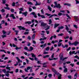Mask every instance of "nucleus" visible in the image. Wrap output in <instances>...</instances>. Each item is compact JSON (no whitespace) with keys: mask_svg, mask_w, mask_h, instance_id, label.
<instances>
[{"mask_svg":"<svg viewBox=\"0 0 79 79\" xmlns=\"http://www.w3.org/2000/svg\"><path fill=\"white\" fill-rule=\"evenodd\" d=\"M68 72V68H65L64 70V73H67Z\"/></svg>","mask_w":79,"mask_h":79,"instance_id":"27","label":"nucleus"},{"mask_svg":"<svg viewBox=\"0 0 79 79\" xmlns=\"http://www.w3.org/2000/svg\"><path fill=\"white\" fill-rule=\"evenodd\" d=\"M47 46V44L45 43L44 44H42L40 45V47H43V48Z\"/></svg>","mask_w":79,"mask_h":79,"instance_id":"15","label":"nucleus"},{"mask_svg":"<svg viewBox=\"0 0 79 79\" xmlns=\"http://www.w3.org/2000/svg\"><path fill=\"white\" fill-rule=\"evenodd\" d=\"M10 17L11 18V17H12V19H16V17L15 16H14V14H11L10 15Z\"/></svg>","mask_w":79,"mask_h":79,"instance_id":"11","label":"nucleus"},{"mask_svg":"<svg viewBox=\"0 0 79 79\" xmlns=\"http://www.w3.org/2000/svg\"><path fill=\"white\" fill-rule=\"evenodd\" d=\"M29 11H30V12L32 11V8L30 7L29 8Z\"/></svg>","mask_w":79,"mask_h":79,"instance_id":"55","label":"nucleus"},{"mask_svg":"<svg viewBox=\"0 0 79 79\" xmlns=\"http://www.w3.org/2000/svg\"><path fill=\"white\" fill-rule=\"evenodd\" d=\"M49 49H50V48L48 47L46 48V51H48V50H49Z\"/></svg>","mask_w":79,"mask_h":79,"instance_id":"41","label":"nucleus"},{"mask_svg":"<svg viewBox=\"0 0 79 79\" xmlns=\"http://www.w3.org/2000/svg\"><path fill=\"white\" fill-rule=\"evenodd\" d=\"M63 33H60L58 34V36H63Z\"/></svg>","mask_w":79,"mask_h":79,"instance_id":"46","label":"nucleus"},{"mask_svg":"<svg viewBox=\"0 0 79 79\" xmlns=\"http://www.w3.org/2000/svg\"><path fill=\"white\" fill-rule=\"evenodd\" d=\"M15 11V10L14 9H11L10 10V11L12 12V13H13Z\"/></svg>","mask_w":79,"mask_h":79,"instance_id":"62","label":"nucleus"},{"mask_svg":"<svg viewBox=\"0 0 79 79\" xmlns=\"http://www.w3.org/2000/svg\"><path fill=\"white\" fill-rule=\"evenodd\" d=\"M5 76H7V77H9V76H10V74H6L5 75Z\"/></svg>","mask_w":79,"mask_h":79,"instance_id":"56","label":"nucleus"},{"mask_svg":"<svg viewBox=\"0 0 79 79\" xmlns=\"http://www.w3.org/2000/svg\"><path fill=\"white\" fill-rule=\"evenodd\" d=\"M27 4H28V5H33V3H32V2H27Z\"/></svg>","mask_w":79,"mask_h":79,"instance_id":"28","label":"nucleus"},{"mask_svg":"<svg viewBox=\"0 0 79 79\" xmlns=\"http://www.w3.org/2000/svg\"><path fill=\"white\" fill-rule=\"evenodd\" d=\"M52 2V0H48V3H50Z\"/></svg>","mask_w":79,"mask_h":79,"instance_id":"49","label":"nucleus"},{"mask_svg":"<svg viewBox=\"0 0 79 79\" xmlns=\"http://www.w3.org/2000/svg\"><path fill=\"white\" fill-rule=\"evenodd\" d=\"M63 54L61 53L59 55V57H60V60H62V61H63L64 60H66L67 58H68V57H65V58H63Z\"/></svg>","mask_w":79,"mask_h":79,"instance_id":"2","label":"nucleus"},{"mask_svg":"<svg viewBox=\"0 0 79 79\" xmlns=\"http://www.w3.org/2000/svg\"><path fill=\"white\" fill-rule=\"evenodd\" d=\"M31 56L32 58H35V57H36L35 55L33 53H31Z\"/></svg>","mask_w":79,"mask_h":79,"instance_id":"20","label":"nucleus"},{"mask_svg":"<svg viewBox=\"0 0 79 79\" xmlns=\"http://www.w3.org/2000/svg\"><path fill=\"white\" fill-rule=\"evenodd\" d=\"M70 66H71L72 67H73L74 66V64H70Z\"/></svg>","mask_w":79,"mask_h":79,"instance_id":"63","label":"nucleus"},{"mask_svg":"<svg viewBox=\"0 0 79 79\" xmlns=\"http://www.w3.org/2000/svg\"><path fill=\"white\" fill-rule=\"evenodd\" d=\"M71 47H69L68 48H67L66 49V51H69V50H71Z\"/></svg>","mask_w":79,"mask_h":79,"instance_id":"50","label":"nucleus"},{"mask_svg":"<svg viewBox=\"0 0 79 79\" xmlns=\"http://www.w3.org/2000/svg\"><path fill=\"white\" fill-rule=\"evenodd\" d=\"M31 15H32L33 16H34L35 15H36V14H35V12H33L31 13Z\"/></svg>","mask_w":79,"mask_h":79,"instance_id":"30","label":"nucleus"},{"mask_svg":"<svg viewBox=\"0 0 79 79\" xmlns=\"http://www.w3.org/2000/svg\"><path fill=\"white\" fill-rule=\"evenodd\" d=\"M60 26V24L59 23H55L54 24V29H55V28H56L58 26Z\"/></svg>","mask_w":79,"mask_h":79,"instance_id":"12","label":"nucleus"},{"mask_svg":"<svg viewBox=\"0 0 79 79\" xmlns=\"http://www.w3.org/2000/svg\"><path fill=\"white\" fill-rule=\"evenodd\" d=\"M52 71L56 75H58V79H61L62 78V75L60 74L59 73H57L56 70L54 68L52 69Z\"/></svg>","mask_w":79,"mask_h":79,"instance_id":"1","label":"nucleus"},{"mask_svg":"<svg viewBox=\"0 0 79 79\" xmlns=\"http://www.w3.org/2000/svg\"><path fill=\"white\" fill-rule=\"evenodd\" d=\"M36 4H35V6H37V5H41V3H38L37 1H36Z\"/></svg>","mask_w":79,"mask_h":79,"instance_id":"24","label":"nucleus"},{"mask_svg":"<svg viewBox=\"0 0 79 79\" xmlns=\"http://www.w3.org/2000/svg\"><path fill=\"white\" fill-rule=\"evenodd\" d=\"M54 16H57V15H56V14L52 15L49 17V18H52V17Z\"/></svg>","mask_w":79,"mask_h":79,"instance_id":"19","label":"nucleus"},{"mask_svg":"<svg viewBox=\"0 0 79 79\" xmlns=\"http://www.w3.org/2000/svg\"><path fill=\"white\" fill-rule=\"evenodd\" d=\"M58 15L59 16H61L62 15V13L61 12H59L58 14Z\"/></svg>","mask_w":79,"mask_h":79,"instance_id":"52","label":"nucleus"},{"mask_svg":"<svg viewBox=\"0 0 79 79\" xmlns=\"http://www.w3.org/2000/svg\"><path fill=\"white\" fill-rule=\"evenodd\" d=\"M5 1H6V0H2V4H5L6 3Z\"/></svg>","mask_w":79,"mask_h":79,"instance_id":"47","label":"nucleus"},{"mask_svg":"<svg viewBox=\"0 0 79 79\" xmlns=\"http://www.w3.org/2000/svg\"><path fill=\"white\" fill-rule=\"evenodd\" d=\"M68 77L69 79H71V78L72 77L71 75H69L68 76Z\"/></svg>","mask_w":79,"mask_h":79,"instance_id":"60","label":"nucleus"},{"mask_svg":"<svg viewBox=\"0 0 79 79\" xmlns=\"http://www.w3.org/2000/svg\"><path fill=\"white\" fill-rule=\"evenodd\" d=\"M58 44V47H60V46H61V44H62L61 43H59Z\"/></svg>","mask_w":79,"mask_h":79,"instance_id":"61","label":"nucleus"},{"mask_svg":"<svg viewBox=\"0 0 79 79\" xmlns=\"http://www.w3.org/2000/svg\"><path fill=\"white\" fill-rule=\"evenodd\" d=\"M14 32H16V35H17L18 34V33L19 32V31L17 30H15Z\"/></svg>","mask_w":79,"mask_h":79,"instance_id":"29","label":"nucleus"},{"mask_svg":"<svg viewBox=\"0 0 79 79\" xmlns=\"http://www.w3.org/2000/svg\"><path fill=\"white\" fill-rule=\"evenodd\" d=\"M66 27H65V29L66 30H67V31H68L69 30V28H68V26L67 25H66Z\"/></svg>","mask_w":79,"mask_h":79,"instance_id":"37","label":"nucleus"},{"mask_svg":"<svg viewBox=\"0 0 79 79\" xmlns=\"http://www.w3.org/2000/svg\"><path fill=\"white\" fill-rule=\"evenodd\" d=\"M46 64H47V62L43 63V68H46L47 66V65Z\"/></svg>","mask_w":79,"mask_h":79,"instance_id":"9","label":"nucleus"},{"mask_svg":"<svg viewBox=\"0 0 79 79\" xmlns=\"http://www.w3.org/2000/svg\"><path fill=\"white\" fill-rule=\"evenodd\" d=\"M66 63H67V64H70L71 63V61H67L65 62Z\"/></svg>","mask_w":79,"mask_h":79,"instance_id":"57","label":"nucleus"},{"mask_svg":"<svg viewBox=\"0 0 79 79\" xmlns=\"http://www.w3.org/2000/svg\"><path fill=\"white\" fill-rule=\"evenodd\" d=\"M18 27H19V29L20 30H23V31L26 30V28H25L23 27H22V26H18Z\"/></svg>","mask_w":79,"mask_h":79,"instance_id":"5","label":"nucleus"},{"mask_svg":"<svg viewBox=\"0 0 79 79\" xmlns=\"http://www.w3.org/2000/svg\"><path fill=\"white\" fill-rule=\"evenodd\" d=\"M32 69V67H31V66L27 67V69L26 68H25L24 69V70L25 71V72L28 73V70H29V69Z\"/></svg>","mask_w":79,"mask_h":79,"instance_id":"4","label":"nucleus"},{"mask_svg":"<svg viewBox=\"0 0 79 79\" xmlns=\"http://www.w3.org/2000/svg\"><path fill=\"white\" fill-rule=\"evenodd\" d=\"M5 9H6V10H10V8L9 7H4Z\"/></svg>","mask_w":79,"mask_h":79,"instance_id":"38","label":"nucleus"},{"mask_svg":"<svg viewBox=\"0 0 79 79\" xmlns=\"http://www.w3.org/2000/svg\"><path fill=\"white\" fill-rule=\"evenodd\" d=\"M21 48H22L21 47H19V48L18 47H16V48H15V49L16 50L19 49H21Z\"/></svg>","mask_w":79,"mask_h":79,"instance_id":"26","label":"nucleus"},{"mask_svg":"<svg viewBox=\"0 0 79 79\" xmlns=\"http://www.w3.org/2000/svg\"><path fill=\"white\" fill-rule=\"evenodd\" d=\"M45 15H47L48 16H50L51 15V14H49L48 13H46Z\"/></svg>","mask_w":79,"mask_h":79,"instance_id":"51","label":"nucleus"},{"mask_svg":"<svg viewBox=\"0 0 79 79\" xmlns=\"http://www.w3.org/2000/svg\"><path fill=\"white\" fill-rule=\"evenodd\" d=\"M61 8V6L60 5V4H58L56 5H55L54 6V8Z\"/></svg>","mask_w":79,"mask_h":79,"instance_id":"6","label":"nucleus"},{"mask_svg":"<svg viewBox=\"0 0 79 79\" xmlns=\"http://www.w3.org/2000/svg\"><path fill=\"white\" fill-rule=\"evenodd\" d=\"M19 10H20V11H23V7L22 8H19Z\"/></svg>","mask_w":79,"mask_h":79,"instance_id":"53","label":"nucleus"},{"mask_svg":"<svg viewBox=\"0 0 79 79\" xmlns=\"http://www.w3.org/2000/svg\"><path fill=\"white\" fill-rule=\"evenodd\" d=\"M52 75L51 74H49L48 75V77H49L50 78H51V77H52Z\"/></svg>","mask_w":79,"mask_h":79,"instance_id":"40","label":"nucleus"},{"mask_svg":"<svg viewBox=\"0 0 79 79\" xmlns=\"http://www.w3.org/2000/svg\"><path fill=\"white\" fill-rule=\"evenodd\" d=\"M27 39H29V40H31V38L30 36H29L27 37Z\"/></svg>","mask_w":79,"mask_h":79,"instance_id":"44","label":"nucleus"},{"mask_svg":"<svg viewBox=\"0 0 79 79\" xmlns=\"http://www.w3.org/2000/svg\"><path fill=\"white\" fill-rule=\"evenodd\" d=\"M74 27L76 29H77V25H74Z\"/></svg>","mask_w":79,"mask_h":79,"instance_id":"64","label":"nucleus"},{"mask_svg":"<svg viewBox=\"0 0 79 79\" xmlns=\"http://www.w3.org/2000/svg\"><path fill=\"white\" fill-rule=\"evenodd\" d=\"M64 5H67V6H71V4L68 3H65L64 4Z\"/></svg>","mask_w":79,"mask_h":79,"instance_id":"34","label":"nucleus"},{"mask_svg":"<svg viewBox=\"0 0 79 79\" xmlns=\"http://www.w3.org/2000/svg\"><path fill=\"white\" fill-rule=\"evenodd\" d=\"M24 50H27L28 51L29 50L28 49V48L27 47H25L24 48Z\"/></svg>","mask_w":79,"mask_h":79,"instance_id":"43","label":"nucleus"},{"mask_svg":"<svg viewBox=\"0 0 79 79\" xmlns=\"http://www.w3.org/2000/svg\"><path fill=\"white\" fill-rule=\"evenodd\" d=\"M10 67H7L6 68V69H8V70H9V71H11V69H10Z\"/></svg>","mask_w":79,"mask_h":79,"instance_id":"33","label":"nucleus"},{"mask_svg":"<svg viewBox=\"0 0 79 79\" xmlns=\"http://www.w3.org/2000/svg\"><path fill=\"white\" fill-rule=\"evenodd\" d=\"M41 17L42 18H45V16L44 15H41Z\"/></svg>","mask_w":79,"mask_h":79,"instance_id":"48","label":"nucleus"},{"mask_svg":"<svg viewBox=\"0 0 79 79\" xmlns=\"http://www.w3.org/2000/svg\"><path fill=\"white\" fill-rule=\"evenodd\" d=\"M2 32L4 35H5V34H6V32L4 30H2Z\"/></svg>","mask_w":79,"mask_h":79,"instance_id":"31","label":"nucleus"},{"mask_svg":"<svg viewBox=\"0 0 79 79\" xmlns=\"http://www.w3.org/2000/svg\"><path fill=\"white\" fill-rule=\"evenodd\" d=\"M50 56V55H46L45 56H43V58L45 59L46 58H48Z\"/></svg>","mask_w":79,"mask_h":79,"instance_id":"18","label":"nucleus"},{"mask_svg":"<svg viewBox=\"0 0 79 79\" xmlns=\"http://www.w3.org/2000/svg\"><path fill=\"white\" fill-rule=\"evenodd\" d=\"M19 71V69H17L15 70V73H18Z\"/></svg>","mask_w":79,"mask_h":79,"instance_id":"59","label":"nucleus"},{"mask_svg":"<svg viewBox=\"0 0 79 79\" xmlns=\"http://www.w3.org/2000/svg\"><path fill=\"white\" fill-rule=\"evenodd\" d=\"M69 45H75V46H77L78 44H79V42L77 41H75L74 42V43H71V41H69Z\"/></svg>","mask_w":79,"mask_h":79,"instance_id":"3","label":"nucleus"},{"mask_svg":"<svg viewBox=\"0 0 79 79\" xmlns=\"http://www.w3.org/2000/svg\"><path fill=\"white\" fill-rule=\"evenodd\" d=\"M66 15L67 17L68 18H67V20H68V19H71V17H70L69 16V15H68V14H66Z\"/></svg>","mask_w":79,"mask_h":79,"instance_id":"17","label":"nucleus"},{"mask_svg":"<svg viewBox=\"0 0 79 79\" xmlns=\"http://www.w3.org/2000/svg\"><path fill=\"white\" fill-rule=\"evenodd\" d=\"M1 11L2 13H4V12H5V9H2L1 10Z\"/></svg>","mask_w":79,"mask_h":79,"instance_id":"42","label":"nucleus"},{"mask_svg":"<svg viewBox=\"0 0 79 79\" xmlns=\"http://www.w3.org/2000/svg\"><path fill=\"white\" fill-rule=\"evenodd\" d=\"M16 58L18 61V63H19V64L20 62H22V60H20V59H19V58L18 57H16Z\"/></svg>","mask_w":79,"mask_h":79,"instance_id":"14","label":"nucleus"},{"mask_svg":"<svg viewBox=\"0 0 79 79\" xmlns=\"http://www.w3.org/2000/svg\"><path fill=\"white\" fill-rule=\"evenodd\" d=\"M47 23H45L44 22H41V26H42L43 27H45L47 26Z\"/></svg>","mask_w":79,"mask_h":79,"instance_id":"7","label":"nucleus"},{"mask_svg":"<svg viewBox=\"0 0 79 79\" xmlns=\"http://www.w3.org/2000/svg\"><path fill=\"white\" fill-rule=\"evenodd\" d=\"M74 18L76 21L77 22L79 21V17H78L76 16H74Z\"/></svg>","mask_w":79,"mask_h":79,"instance_id":"8","label":"nucleus"},{"mask_svg":"<svg viewBox=\"0 0 79 79\" xmlns=\"http://www.w3.org/2000/svg\"><path fill=\"white\" fill-rule=\"evenodd\" d=\"M53 49H54V48H53V46H52L51 47V48L50 50V51H52L53 50Z\"/></svg>","mask_w":79,"mask_h":79,"instance_id":"54","label":"nucleus"},{"mask_svg":"<svg viewBox=\"0 0 79 79\" xmlns=\"http://www.w3.org/2000/svg\"><path fill=\"white\" fill-rule=\"evenodd\" d=\"M31 22L27 21L25 22V24H31Z\"/></svg>","mask_w":79,"mask_h":79,"instance_id":"22","label":"nucleus"},{"mask_svg":"<svg viewBox=\"0 0 79 79\" xmlns=\"http://www.w3.org/2000/svg\"><path fill=\"white\" fill-rule=\"evenodd\" d=\"M35 34H34L32 36V39L33 40H35Z\"/></svg>","mask_w":79,"mask_h":79,"instance_id":"21","label":"nucleus"},{"mask_svg":"<svg viewBox=\"0 0 79 79\" xmlns=\"http://www.w3.org/2000/svg\"><path fill=\"white\" fill-rule=\"evenodd\" d=\"M5 21L4 20H2V21H1V23L0 24H5Z\"/></svg>","mask_w":79,"mask_h":79,"instance_id":"36","label":"nucleus"},{"mask_svg":"<svg viewBox=\"0 0 79 79\" xmlns=\"http://www.w3.org/2000/svg\"><path fill=\"white\" fill-rule=\"evenodd\" d=\"M2 72H3L4 73H6V69H0V72L2 73Z\"/></svg>","mask_w":79,"mask_h":79,"instance_id":"10","label":"nucleus"},{"mask_svg":"<svg viewBox=\"0 0 79 79\" xmlns=\"http://www.w3.org/2000/svg\"><path fill=\"white\" fill-rule=\"evenodd\" d=\"M2 38H5V37H6V35H2Z\"/></svg>","mask_w":79,"mask_h":79,"instance_id":"39","label":"nucleus"},{"mask_svg":"<svg viewBox=\"0 0 79 79\" xmlns=\"http://www.w3.org/2000/svg\"><path fill=\"white\" fill-rule=\"evenodd\" d=\"M28 13H27V12H26L22 13V14H23V15H24L26 17L27 16V15Z\"/></svg>","mask_w":79,"mask_h":79,"instance_id":"16","label":"nucleus"},{"mask_svg":"<svg viewBox=\"0 0 79 79\" xmlns=\"http://www.w3.org/2000/svg\"><path fill=\"white\" fill-rule=\"evenodd\" d=\"M0 51V52H4L5 53H6V52H5V51L3 49H2Z\"/></svg>","mask_w":79,"mask_h":79,"instance_id":"35","label":"nucleus"},{"mask_svg":"<svg viewBox=\"0 0 79 79\" xmlns=\"http://www.w3.org/2000/svg\"><path fill=\"white\" fill-rule=\"evenodd\" d=\"M48 9L50 11H52V8L49 6H48Z\"/></svg>","mask_w":79,"mask_h":79,"instance_id":"25","label":"nucleus"},{"mask_svg":"<svg viewBox=\"0 0 79 79\" xmlns=\"http://www.w3.org/2000/svg\"><path fill=\"white\" fill-rule=\"evenodd\" d=\"M64 28V27L63 26L58 27V29H59L60 30V29H63Z\"/></svg>","mask_w":79,"mask_h":79,"instance_id":"23","label":"nucleus"},{"mask_svg":"<svg viewBox=\"0 0 79 79\" xmlns=\"http://www.w3.org/2000/svg\"><path fill=\"white\" fill-rule=\"evenodd\" d=\"M11 31H10L8 32V33L7 34V35H9L11 34Z\"/></svg>","mask_w":79,"mask_h":79,"instance_id":"45","label":"nucleus"},{"mask_svg":"<svg viewBox=\"0 0 79 79\" xmlns=\"http://www.w3.org/2000/svg\"><path fill=\"white\" fill-rule=\"evenodd\" d=\"M34 50V48L32 46H30V50H28V52H31V51H32Z\"/></svg>","mask_w":79,"mask_h":79,"instance_id":"13","label":"nucleus"},{"mask_svg":"<svg viewBox=\"0 0 79 79\" xmlns=\"http://www.w3.org/2000/svg\"><path fill=\"white\" fill-rule=\"evenodd\" d=\"M49 24H52V20L51 19H49Z\"/></svg>","mask_w":79,"mask_h":79,"instance_id":"32","label":"nucleus"},{"mask_svg":"<svg viewBox=\"0 0 79 79\" xmlns=\"http://www.w3.org/2000/svg\"><path fill=\"white\" fill-rule=\"evenodd\" d=\"M75 1L76 2V4H79V1L75 0Z\"/></svg>","mask_w":79,"mask_h":79,"instance_id":"58","label":"nucleus"}]
</instances>
